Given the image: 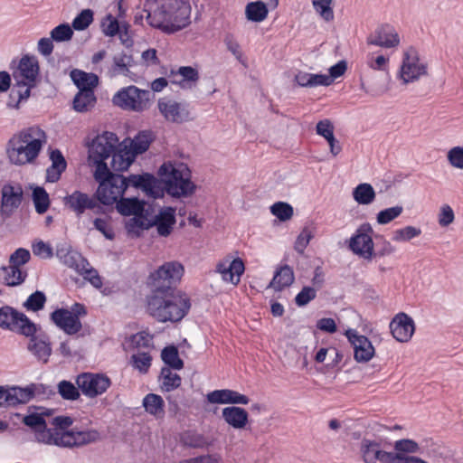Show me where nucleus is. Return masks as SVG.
Returning <instances> with one entry per match:
<instances>
[{"label":"nucleus","mask_w":463,"mask_h":463,"mask_svg":"<svg viewBox=\"0 0 463 463\" xmlns=\"http://www.w3.org/2000/svg\"><path fill=\"white\" fill-rule=\"evenodd\" d=\"M223 42L228 51H230L234 55L237 61L242 64H245L242 52L241 50V45L235 37L232 34L228 33L225 35Z\"/></svg>","instance_id":"obj_57"},{"label":"nucleus","mask_w":463,"mask_h":463,"mask_svg":"<svg viewBox=\"0 0 463 463\" xmlns=\"http://www.w3.org/2000/svg\"><path fill=\"white\" fill-rule=\"evenodd\" d=\"M157 107L159 112L167 121L182 123L189 118V110L185 104L167 98H161L157 101Z\"/></svg>","instance_id":"obj_20"},{"label":"nucleus","mask_w":463,"mask_h":463,"mask_svg":"<svg viewBox=\"0 0 463 463\" xmlns=\"http://www.w3.org/2000/svg\"><path fill=\"white\" fill-rule=\"evenodd\" d=\"M101 31L106 36L113 37L118 33L119 24L118 19L112 14H107L101 21Z\"/></svg>","instance_id":"obj_54"},{"label":"nucleus","mask_w":463,"mask_h":463,"mask_svg":"<svg viewBox=\"0 0 463 463\" xmlns=\"http://www.w3.org/2000/svg\"><path fill=\"white\" fill-rule=\"evenodd\" d=\"M50 159L52 165L46 170V181L49 183H55L60 178L61 174L66 170L67 163L59 149L51 151Z\"/></svg>","instance_id":"obj_29"},{"label":"nucleus","mask_w":463,"mask_h":463,"mask_svg":"<svg viewBox=\"0 0 463 463\" xmlns=\"http://www.w3.org/2000/svg\"><path fill=\"white\" fill-rule=\"evenodd\" d=\"M345 335L354 348V357L358 363H366L374 355V347L370 340L355 329H347Z\"/></svg>","instance_id":"obj_18"},{"label":"nucleus","mask_w":463,"mask_h":463,"mask_svg":"<svg viewBox=\"0 0 463 463\" xmlns=\"http://www.w3.org/2000/svg\"><path fill=\"white\" fill-rule=\"evenodd\" d=\"M42 384L32 383L26 387L6 386L7 406H16L30 402L34 396L41 392Z\"/></svg>","instance_id":"obj_24"},{"label":"nucleus","mask_w":463,"mask_h":463,"mask_svg":"<svg viewBox=\"0 0 463 463\" xmlns=\"http://www.w3.org/2000/svg\"><path fill=\"white\" fill-rule=\"evenodd\" d=\"M58 392L65 400H77L80 397L79 388L69 381H61L58 384Z\"/></svg>","instance_id":"obj_56"},{"label":"nucleus","mask_w":463,"mask_h":463,"mask_svg":"<svg viewBox=\"0 0 463 463\" xmlns=\"http://www.w3.org/2000/svg\"><path fill=\"white\" fill-rule=\"evenodd\" d=\"M135 64L133 56L131 54H128L126 52H121L116 54L113 57V64L110 70L111 76H126L130 77L131 71L130 68Z\"/></svg>","instance_id":"obj_33"},{"label":"nucleus","mask_w":463,"mask_h":463,"mask_svg":"<svg viewBox=\"0 0 463 463\" xmlns=\"http://www.w3.org/2000/svg\"><path fill=\"white\" fill-rule=\"evenodd\" d=\"M294 279L293 269L288 265H285L276 270L269 287L276 291H280L289 287L294 282Z\"/></svg>","instance_id":"obj_34"},{"label":"nucleus","mask_w":463,"mask_h":463,"mask_svg":"<svg viewBox=\"0 0 463 463\" xmlns=\"http://www.w3.org/2000/svg\"><path fill=\"white\" fill-rule=\"evenodd\" d=\"M161 358L171 370H181L184 367V361L179 357L178 350L175 345L165 347L161 352Z\"/></svg>","instance_id":"obj_41"},{"label":"nucleus","mask_w":463,"mask_h":463,"mask_svg":"<svg viewBox=\"0 0 463 463\" xmlns=\"http://www.w3.org/2000/svg\"><path fill=\"white\" fill-rule=\"evenodd\" d=\"M317 296V290L312 287H304L302 290L296 296V304L303 307L314 299Z\"/></svg>","instance_id":"obj_60"},{"label":"nucleus","mask_w":463,"mask_h":463,"mask_svg":"<svg viewBox=\"0 0 463 463\" xmlns=\"http://www.w3.org/2000/svg\"><path fill=\"white\" fill-rule=\"evenodd\" d=\"M53 322L68 335L75 334L81 328L80 320H53Z\"/></svg>","instance_id":"obj_61"},{"label":"nucleus","mask_w":463,"mask_h":463,"mask_svg":"<svg viewBox=\"0 0 463 463\" xmlns=\"http://www.w3.org/2000/svg\"><path fill=\"white\" fill-rule=\"evenodd\" d=\"M148 24L165 33H174L190 24L191 6L184 0H159L154 9H144Z\"/></svg>","instance_id":"obj_3"},{"label":"nucleus","mask_w":463,"mask_h":463,"mask_svg":"<svg viewBox=\"0 0 463 463\" xmlns=\"http://www.w3.org/2000/svg\"><path fill=\"white\" fill-rule=\"evenodd\" d=\"M128 344L130 348L150 352L154 348L153 335L146 331L138 332L129 337Z\"/></svg>","instance_id":"obj_38"},{"label":"nucleus","mask_w":463,"mask_h":463,"mask_svg":"<svg viewBox=\"0 0 463 463\" xmlns=\"http://www.w3.org/2000/svg\"><path fill=\"white\" fill-rule=\"evenodd\" d=\"M267 4L261 1L250 2L246 5L245 14L249 21L260 23L264 21L268 16V7L276 8L279 4V0H266Z\"/></svg>","instance_id":"obj_28"},{"label":"nucleus","mask_w":463,"mask_h":463,"mask_svg":"<svg viewBox=\"0 0 463 463\" xmlns=\"http://www.w3.org/2000/svg\"><path fill=\"white\" fill-rule=\"evenodd\" d=\"M245 269L244 263L241 259L236 258L231 260L226 258L217 263L215 271L221 274L224 282L237 285L241 280V276Z\"/></svg>","instance_id":"obj_21"},{"label":"nucleus","mask_w":463,"mask_h":463,"mask_svg":"<svg viewBox=\"0 0 463 463\" xmlns=\"http://www.w3.org/2000/svg\"><path fill=\"white\" fill-rule=\"evenodd\" d=\"M151 142V134L149 132H140L131 140L128 149L137 156L144 153L149 147Z\"/></svg>","instance_id":"obj_46"},{"label":"nucleus","mask_w":463,"mask_h":463,"mask_svg":"<svg viewBox=\"0 0 463 463\" xmlns=\"http://www.w3.org/2000/svg\"><path fill=\"white\" fill-rule=\"evenodd\" d=\"M116 203V208L121 215L133 216L128 223V228H151V222H149L147 216L152 204L137 197L124 198L123 196Z\"/></svg>","instance_id":"obj_8"},{"label":"nucleus","mask_w":463,"mask_h":463,"mask_svg":"<svg viewBox=\"0 0 463 463\" xmlns=\"http://www.w3.org/2000/svg\"><path fill=\"white\" fill-rule=\"evenodd\" d=\"M46 141V133L38 126L23 128L13 135L6 144L9 161L15 165L33 163Z\"/></svg>","instance_id":"obj_4"},{"label":"nucleus","mask_w":463,"mask_h":463,"mask_svg":"<svg viewBox=\"0 0 463 463\" xmlns=\"http://www.w3.org/2000/svg\"><path fill=\"white\" fill-rule=\"evenodd\" d=\"M0 327L22 335H31L34 332L32 320H0Z\"/></svg>","instance_id":"obj_37"},{"label":"nucleus","mask_w":463,"mask_h":463,"mask_svg":"<svg viewBox=\"0 0 463 463\" xmlns=\"http://www.w3.org/2000/svg\"><path fill=\"white\" fill-rule=\"evenodd\" d=\"M118 146V138L116 134L109 131H104L97 135L88 145L90 165L95 166L97 175L103 174L109 166L105 162L115 152Z\"/></svg>","instance_id":"obj_7"},{"label":"nucleus","mask_w":463,"mask_h":463,"mask_svg":"<svg viewBox=\"0 0 463 463\" xmlns=\"http://www.w3.org/2000/svg\"><path fill=\"white\" fill-rule=\"evenodd\" d=\"M449 163L455 168L463 170V146H454L448 152Z\"/></svg>","instance_id":"obj_59"},{"label":"nucleus","mask_w":463,"mask_h":463,"mask_svg":"<svg viewBox=\"0 0 463 463\" xmlns=\"http://www.w3.org/2000/svg\"><path fill=\"white\" fill-rule=\"evenodd\" d=\"M360 451L365 463H392V452H387L381 449V445L373 440L363 439Z\"/></svg>","instance_id":"obj_25"},{"label":"nucleus","mask_w":463,"mask_h":463,"mask_svg":"<svg viewBox=\"0 0 463 463\" xmlns=\"http://www.w3.org/2000/svg\"><path fill=\"white\" fill-rule=\"evenodd\" d=\"M145 411L156 418H163L165 415V402L160 395L155 393L146 394L142 402Z\"/></svg>","instance_id":"obj_36"},{"label":"nucleus","mask_w":463,"mask_h":463,"mask_svg":"<svg viewBox=\"0 0 463 463\" xmlns=\"http://www.w3.org/2000/svg\"><path fill=\"white\" fill-rule=\"evenodd\" d=\"M333 0H312L315 10L326 21H331L334 18V12L332 9Z\"/></svg>","instance_id":"obj_55"},{"label":"nucleus","mask_w":463,"mask_h":463,"mask_svg":"<svg viewBox=\"0 0 463 463\" xmlns=\"http://www.w3.org/2000/svg\"><path fill=\"white\" fill-rule=\"evenodd\" d=\"M87 314L83 304L74 302L71 306H62L53 310L49 318H79Z\"/></svg>","instance_id":"obj_35"},{"label":"nucleus","mask_w":463,"mask_h":463,"mask_svg":"<svg viewBox=\"0 0 463 463\" xmlns=\"http://www.w3.org/2000/svg\"><path fill=\"white\" fill-rule=\"evenodd\" d=\"M110 157V167L114 171L127 170L136 158L128 146H120L119 148L117 147Z\"/></svg>","instance_id":"obj_31"},{"label":"nucleus","mask_w":463,"mask_h":463,"mask_svg":"<svg viewBox=\"0 0 463 463\" xmlns=\"http://www.w3.org/2000/svg\"><path fill=\"white\" fill-rule=\"evenodd\" d=\"M375 191L368 183L359 184L353 190V197L359 204L367 205L372 203L375 199Z\"/></svg>","instance_id":"obj_39"},{"label":"nucleus","mask_w":463,"mask_h":463,"mask_svg":"<svg viewBox=\"0 0 463 463\" xmlns=\"http://www.w3.org/2000/svg\"><path fill=\"white\" fill-rule=\"evenodd\" d=\"M33 202L37 213L43 214L50 207V197L43 187L36 186L33 190Z\"/></svg>","instance_id":"obj_43"},{"label":"nucleus","mask_w":463,"mask_h":463,"mask_svg":"<svg viewBox=\"0 0 463 463\" xmlns=\"http://www.w3.org/2000/svg\"><path fill=\"white\" fill-rule=\"evenodd\" d=\"M373 233V230L370 223L361 224L349 239L350 250L364 260H372L374 246Z\"/></svg>","instance_id":"obj_13"},{"label":"nucleus","mask_w":463,"mask_h":463,"mask_svg":"<svg viewBox=\"0 0 463 463\" xmlns=\"http://www.w3.org/2000/svg\"><path fill=\"white\" fill-rule=\"evenodd\" d=\"M40 74L39 61L36 56L24 54L20 59L17 67L13 71V77L19 87L31 90L37 84Z\"/></svg>","instance_id":"obj_12"},{"label":"nucleus","mask_w":463,"mask_h":463,"mask_svg":"<svg viewBox=\"0 0 463 463\" xmlns=\"http://www.w3.org/2000/svg\"><path fill=\"white\" fill-rule=\"evenodd\" d=\"M166 75L169 82L182 90L193 89L199 80L198 71L191 66H181L177 70L171 69Z\"/></svg>","instance_id":"obj_23"},{"label":"nucleus","mask_w":463,"mask_h":463,"mask_svg":"<svg viewBox=\"0 0 463 463\" xmlns=\"http://www.w3.org/2000/svg\"><path fill=\"white\" fill-rule=\"evenodd\" d=\"M271 213L279 221L286 222L293 216V207L284 202H277L270 206Z\"/></svg>","instance_id":"obj_49"},{"label":"nucleus","mask_w":463,"mask_h":463,"mask_svg":"<svg viewBox=\"0 0 463 463\" xmlns=\"http://www.w3.org/2000/svg\"><path fill=\"white\" fill-rule=\"evenodd\" d=\"M57 255L66 266L82 275L94 288H100L102 287V279L98 271L90 266L88 260L80 253L74 250L63 253V250H60L57 251Z\"/></svg>","instance_id":"obj_11"},{"label":"nucleus","mask_w":463,"mask_h":463,"mask_svg":"<svg viewBox=\"0 0 463 463\" xmlns=\"http://www.w3.org/2000/svg\"><path fill=\"white\" fill-rule=\"evenodd\" d=\"M158 174L165 184L166 193L172 197H187L192 195L196 185L192 181V173L186 164L178 161L164 163Z\"/></svg>","instance_id":"obj_6"},{"label":"nucleus","mask_w":463,"mask_h":463,"mask_svg":"<svg viewBox=\"0 0 463 463\" xmlns=\"http://www.w3.org/2000/svg\"><path fill=\"white\" fill-rule=\"evenodd\" d=\"M63 203L77 217H80L87 210L93 211L96 214L103 213V207L99 204L97 198L90 196L88 194L76 190L63 198Z\"/></svg>","instance_id":"obj_15"},{"label":"nucleus","mask_w":463,"mask_h":463,"mask_svg":"<svg viewBox=\"0 0 463 463\" xmlns=\"http://www.w3.org/2000/svg\"><path fill=\"white\" fill-rule=\"evenodd\" d=\"M4 279L7 286L14 287L22 284L26 277V271H23L20 268L13 265H9L3 269Z\"/></svg>","instance_id":"obj_44"},{"label":"nucleus","mask_w":463,"mask_h":463,"mask_svg":"<svg viewBox=\"0 0 463 463\" xmlns=\"http://www.w3.org/2000/svg\"><path fill=\"white\" fill-rule=\"evenodd\" d=\"M367 43L383 48H393L400 44V37L392 25L383 24L368 36Z\"/></svg>","instance_id":"obj_22"},{"label":"nucleus","mask_w":463,"mask_h":463,"mask_svg":"<svg viewBox=\"0 0 463 463\" xmlns=\"http://www.w3.org/2000/svg\"><path fill=\"white\" fill-rule=\"evenodd\" d=\"M317 134L326 140L332 139L334 136V126L329 119L320 120L316 127Z\"/></svg>","instance_id":"obj_63"},{"label":"nucleus","mask_w":463,"mask_h":463,"mask_svg":"<svg viewBox=\"0 0 463 463\" xmlns=\"http://www.w3.org/2000/svg\"><path fill=\"white\" fill-rule=\"evenodd\" d=\"M151 362L152 356L149 352H137V354H132L130 359L132 366L141 373L148 372L151 366Z\"/></svg>","instance_id":"obj_47"},{"label":"nucleus","mask_w":463,"mask_h":463,"mask_svg":"<svg viewBox=\"0 0 463 463\" xmlns=\"http://www.w3.org/2000/svg\"><path fill=\"white\" fill-rule=\"evenodd\" d=\"M30 259V251L24 248H19L11 254L9 262L11 265L20 268V266L26 264Z\"/></svg>","instance_id":"obj_58"},{"label":"nucleus","mask_w":463,"mask_h":463,"mask_svg":"<svg viewBox=\"0 0 463 463\" xmlns=\"http://www.w3.org/2000/svg\"><path fill=\"white\" fill-rule=\"evenodd\" d=\"M24 192L20 185L5 184L1 189L0 216L5 221L20 207Z\"/></svg>","instance_id":"obj_17"},{"label":"nucleus","mask_w":463,"mask_h":463,"mask_svg":"<svg viewBox=\"0 0 463 463\" xmlns=\"http://www.w3.org/2000/svg\"><path fill=\"white\" fill-rule=\"evenodd\" d=\"M31 95L28 88L19 87L16 83L13 86L9 94L7 107L11 109H19L20 103L26 101Z\"/></svg>","instance_id":"obj_45"},{"label":"nucleus","mask_w":463,"mask_h":463,"mask_svg":"<svg viewBox=\"0 0 463 463\" xmlns=\"http://www.w3.org/2000/svg\"><path fill=\"white\" fill-rule=\"evenodd\" d=\"M78 388L89 397L95 398L104 393L111 384L110 379L102 373H83L76 379Z\"/></svg>","instance_id":"obj_14"},{"label":"nucleus","mask_w":463,"mask_h":463,"mask_svg":"<svg viewBox=\"0 0 463 463\" xmlns=\"http://www.w3.org/2000/svg\"><path fill=\"white\" fill-rule=\"evenodd\" d=\"M184 274V265L177 260L163 263L151 272L147 279L150 293L146 297V307L156 318H184L191 308L186 294L175 293V287Z\"/></svg>","instance_id":"obj_1"},{"label":"nucleus","mask_w":463,"mask_h":463,"mask_svg":"<svg viewBox=\"0 0 463 463\" xmlns=\"http://www.w3.org/2000/svg\"><path fill=\"white\" fill-rule=\"evenodd\" d=\"M100 175L94 171V178L99 182L96 197L104 205L117 203L129 187L142 189L147 195L157 198L161 196L162 190L157 180L150 174L130 175L125 177L122 175L113 174L108 167Z\"/></svg>","instance_id":"obj_2"},{"label":"nucleus","mask_w":463,"mask_h":463,"mask_svg":"<svg viewBox=\"0 0 463 463\" xmlns=\"http://www.w3.org/2000/svg\"><path fill=\"white\" fill-rule=\"evenodd\" d=\"M95 103L94 90L79 91L73 99V109L78 112H85L94 107Z\"/></svg>","instance_id":"obj_40"},{"label":"nucleus","mask_w":463,"mask_h":463,"mask_svg":"<svg viewBox=\"0 0 463 463\" xmlns=\"http://www.w3.org/2000/svg\"><path fill=\"white\" fill-rule=\"evenodd\" d=\"M222 417L229 426L235 430L244 429L249 421V414L246 410L237 406L223 408Z\"/></svg>","instance_id":"obj_27"},{"label":"nucleus","mask_w":463,"mask_h":463,"mask_svg":"<svg viewBox=\"0 0 463 463\" xmlns=\"http://www.w3.org/2000/svg\"><path fill=\"white\" fill-rule=\"evenodd\" d=\"M70 76L79 91L94 90L99 84V77L96 74L88 73L79 69L72 70Z\"/></svg>","instance_id":"obj_32"},{"label":"nucleus","mask_w":463,"mask_h":463,"mask_svg":"<svg viewBox=\"0 0 463 463\" xmlns=\"http://www.w3.org/2000/svg\"><path fill=\"white\" fill-rule=\"evenodd\" d=\"M206 400L212 404H248L249 398L236 391L230 389H222L210 392L206 395Z\"/></svg>","instance_id":"obj_26"},{"label":"nucleus","mask_w":463,"mask_h":463,"mask_svg":"<svg viewBox=\"0 0 463 463\" xmlns=\"http://www.w3.org/2000/svg\"><path fill=\"white\" fill-rule=\"evenodd\" d=\"M454 219L455 214L452 208L448 204L442 205L438 217L439 224L441 227H447L454 222Z\"/></svg>","instance_id":"obj_62"},{"label":"nucleus","mask_w":463,"mask_h":463,"mask_svg":"<svg viewBox=\"0 0 463 463\" xmlns=\"http://www.w3.org/2000/svg\"><path fill=\"white\" fill-rule=\"evenodd\" d=\"M178 463H222V457L219 454H206L183 459Z\"/></svg>","instance_id":"obj_64"},{"label":"nucleus","mask_w":463,"mask_h":463,"mask_svg":"<svg viewBox=\"0 0 463 463\" xmlns=\"http://www.w3.org/2000/svg\"><path fill=\"white\" fill-rule=\"evenodd\" d=\"M160 381L161 388L165 392H171L177 389L182 383L179 374L174 373L170 368H162Z\"/></svg>","instance_id":"obj_42"},{"label":"nucleus","mask_w":463,"mask_h":463,"mask_svg":"<svg viewBox=\"0 0 463 463\" xmlns=\"http://www.w3.org/2000/svg\"><path fill=\"white\" fill-rule=\"evenodd\" d=\"M45 302V294L37 290L27 298L26 301L24 303V307L27 311L37 312L44 307Z\"/></svg>","instance_id":"obj_48"},{"label":"nucleus","mask_w":463,"mask_h":463,"mask_svg":"<svg viewBox=\"0 0 463 463\" xmlns=\"http://www.w3.org/2000/svg\"><path fill=\"white\" fill-rule=\"evenodd\" d=\"M23 421L35 431V437L39 442L46 444L72 448L95 442L99 439V432L94 430L81 432H52L51 429H47L43 416L39 413L26 415Z\"/></svg>","instance_id":"obj_5"},{"label":"nucleus","mask_w":463,"mask_h":463,"mask_svg":"<svg viewBox=\"0 0 463 463\" xmlns=\"http://www.w3.org/2000/svg\"><path fill=\"white\" fill-rule=\"evenodd\" d=\"M25 336L29 338L27 343L28 352L37 361L43 364L47 363L52 352L49 336L36 324H34V332L31 335Z\"/></svg>","instance_id":"obj_16"},{"label":"nucleus","mask_w":463,"mask_h":463,"mask_svg":"<svg viewBox=\"0 0 463 463\" xmlns=\"http://www.w3.org/2000/svg\"><path fill=\"white\" fill-rule=\"evenodd\" d=\"M93 21V12L90 9L82 10L72 21V28L82 31L89 27Z\"/></svg>","instance_id":"obj_53"},{"label":"nucleus","mask_w":463,"mask_h":463,"mask_svg":"<svg viewBox=\"0 0 463 463\" xmlns=\"http://www.w3.org/2000/svg\"><path fill=\"white\" fill-rule=\"evenodd\" d=\"M147 219L151 222V227L156 226L158 234L165 237L171 233L175 223V209L165 207L156 213V207L152 204Z\"/></svg>","instance_id":"obj_19"},{"label":"nucleus","mask_w":463,"mask_h":463,"mask_svg":"<svg viewBox=\"0 0 463 463\" xmlns=\"http://www.w3.org/2000/svg\"><path fill=\"white\" fill-rule=\"evenodd\" d=\"M50 36L56 43L70 41L73 36V31L68 24H61L50 32Z\"/></svg>","instance_id":"obj_50"},{"label":"nucleus","mask_w":463,"mask_h":463,"mask_svg":"<svg viewBox=\"0 0 463 463\" xmlns=\"http://www.w3.org/2000/svg\"><path fill=\"white\" fill-rule=\"evenodd\" d=\"M421 230L414 226H406L393 232L392 240L395 241H408L420 236Z\"/></svg>","instance_id":"obj_52"},{"label":"nucleus","mask_w":463,"mask_h":463,"mask_svg":"<svg viewBox=\"0 0 463 463\" xmlns=\"http://www.w3.org/2000/svg\"><path fill=\"white\" fill-rule=\"evenodd\" d=\"M427 63L420 58L418 51L414 47L407 48L403 52L400 68V79L404 84L414 82L422 76L427 75Z\"/></svg>","instance_id":"obj_10"},{"label":"nucleus","mask_w":463,"mask_h":463,"mask_svg":"<svg viewBox=\"0 0 463 463\" xmlns=\"http://www.w3.org/2000/svg\"><path fill=\"white\" fill-rule=\"evenodd\" d=\"M151 93L136 86H128L118 90L112 99L113 103L124 109L144 111L149 107Z\"/></svg>","instance_id":"obj_9"},{"label":"nucleus","mask_w":463,"mask_h":463,"mask_svg":"<svg viewBox=\"0 0 463 463\" xmlns=\"http://www.w3.org/2000/svg\"><path fill=\"white\" fill-rule=\"evenodd\" d=\"M403 212V207L396 205L393 207L386 208L377 213L376 220L379 224H387L399 217Z\"/></svg>","instance_id":"obj_51"},{"label":"nucleus","mask_w":463,"mask_h":463,"mask_svg":"<svg viewBox=\"0 0 463 463\" xmlns=\"http://www.w3.org/2000/svg\"><path fill=\"white\" fill-rule=\"evenodd\" d=\"M390 330L398 342L405 343L411 338L415 325L413 320H391Z\"/></svg>","instance_id":"obj_30"}]
</instances>
